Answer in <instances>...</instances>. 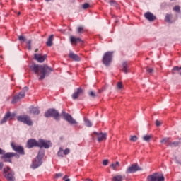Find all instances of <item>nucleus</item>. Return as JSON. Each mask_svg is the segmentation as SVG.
<instances>
[{"label": "nucleus", "mask_w": 181, "mask_h": 181, "mask_svg": "<svg viewBox=\"0 0 181 181\" xmlns=\"http://www.w3.org/2000/svg\"><path fill=\"white\" fill-rule=\"evenodd\" d=\"M60 115H62L65 121H67L70 125H77V121L73 118L71 115L66 112V110H62V113H59V110L54 108L48 109L44 114L45 118H54L56 121L60 119Z\"/></svg>", "instance_id": "f257e3e1"}, {"label": "nucleus", "mask_w": 181, "mask_h": 181, "mask_svg": "<svg viewBox=\"0 0 181 181\" xmlns=\"http://www.w3.org/2000/svg\"><path fill=\"white\" fill-rule=\"evenodd\" d=\"M29 69L31 71H33L35 74H37V76H39V71L40 72L38 78L40 81L45 80L46 77H49V76L52 74V71H53V68L47 66V64L40 65L36 64V63H33L32 65H30Z\"/></svg>", "instance_id": "f03ea898"}, {"label": "nucleus", "mask_w": 181, "mask_h": 181, "mask_svg": "<svg viewBox=\"0 0 181 181\" xmlns=\"http://www.w3.org/2000/svg\"><path fill=\"white\" fill-rule=\"evenodd\" d=\"M0 155H2L1 156V159L4 160V162H8V163H12V158L14 156L16 159H19V158H21L19 154L13 152L6 153L5 150H3L2 148H0Z\"/></svg>", "instance_id": "7ed1b4c3"}, {"label": "nucleus", "mask_w": 181, "mask_h": 181, "mask_svg": "<svg viewBox=\"0 0 181 181\" xmlns=\"http://www.w3.org/2000/svg\"><path fill=\"white\" fill-rule=\"evenodd\" d=\"M44 156L45 151L40 150L37 153V156L32 162V164L30 165L31 169H37V168L42 166V165L43 164V161L42 160V159H43Z\"/></svg>", "instance_id": "20e7f679"}, {"label": "nucleus", "mask_w": 181, "mask_h": 181, "mask_svg": "<svg viewBox=\"0 0 181 181\" xmlns=\"http://www.w3.org/2000/svg\"><path fill=\"white\" fill-rule=\"evenodd\" d=\"M114 57V51H107L104 53L102 58V63L106 67H110L112 63V59Z\"/></svg>", "instance_id": "39448f33"}, {"label": "nucleus", "mask_w": 181, "mask_h": 181, "mask_svg": "<svg viewBox=\"0 0 181 181\" xmlns=\"http://www.w3.org/2000/svg\"><path fill=\"white\" fill-rule=\"evenodd\" d=\"M17 121H18V122L25 124V125H28V127H32V125H33V121H32V119H30V117L28 115L18 116Z\"/></svg>", "instance_id": "423d86ee"}, {"label": "nucleus", "mask_w": 181, "mask_h": 181, "mask_svg": "<svg viewBox=\"0 0 181 181\" xmlns=\"http://www.w3.org/2000/svg\"><path fill=\"white\" fill-rule=\"evenodd\" d=\"M4 177L8 181H15V171L11 169V167L7 166L4 168Z\"/></svg>", "instance_id": "0eeeda50"}, {"label": "nucleus", "mask_w": 181, "mask_h": 181, "mask_svg": "<svg viewBox=\"0 0 181 181\" xmlns=\"http://www.w3.org/2000/svg\"><path fill=\"white\" fill-rule=\"evenodd\" d=\"M141 170H143V169L138 163H133L127 168L125 173L126 175H129L131 173H136V172H140Z\"/></svg>", "instance_id": "6e6552de"}, {"label": "nucleus", "mask_w": 181, "mask_h": 181, "mask_svg": "<svg viewBox=\"0 0 181 181\" xmlns=\"http://www.w3.org/2000/svg\"><path fill=\"white\" fill-rule=\"evenodd\" d=\"M146 181H165L163 174L159 175L158 173H154L153 175L147 176Z\"/></svg>", "instance_id": "1a4fd4ad"}, {"label": "nucleus", "mask_w": 181, "mask_h": 181, "mask_svg": "<svg viewBox=\"0 0 181 181\" xmlns=\"http://www.w3.org/2000/svg\"><path fill=\"white\" fill-rule=\"evenodd\" d=\"M52 141L49 140H45L43 139H38V148L42 149V148H45V149H49L52 148Z\"/></svg>", "instance_id": "9d476101"}, {"label": "nucleus", "mask_w": 181, "mask_h": 181, "mask_svg": "<svg viewBox=\"0 0 181 181\" xmlns=\"http://www.w3.org/2000/svg\"><path fill=\"white\" fill-rule=\"evenodd\" d=\"M26 148L28 149H32V148H39V141L35 139H30L26 143Z\"/></svg>", "instance_id": "9b49d317"}, {"label": "nucleus", "mask_w": 181, "mask_h": 181, "mask_svg": "<svg viewBox=\"0 0 181 181\" xmlns=\"http://www.w3.org/2000/svg\"><path fill=\"white\" fill-rule=\"evenodd\" d=\"M11 145L13 151H15V152H17L19 155H25V148H23L22 146H16L13 142H12Z\"/></svg>", "instance_id": "f8f14e48"}, {"label": "nucleus", "mask_w": 181, "mask_h": 181, "mask_svg": "<svg viewBox=\"0 0 181 181\" xmlns=\"http://www.w3.org/2000/svg\"><path fill=\"white\" fill-rule=\"evenodd\" d=\"M25 95H26L25 94V92H19V93L17 95H15L13 98V100L11 101L12 104H16V103H18V101H19L20 100H22V98H25Z\"/></svg>", "instance_id": "ddd939ff"}, {"label": "nucleus", "mask_w": 181, "mask_h": 181, "mask_svg": "<svg viewBox=\"0 0 181 181\" xmlns=\"http://www.w3.org/2000/svg\"><path fill=\"white\" fill-rule=\"evenodd\" d=\"M93 134L97 135L98 142H101V141H104V139H107V133L93 132Z\"/></svg>", "instance_id": "4468645a"}, {"label": "nucleus", "mask_w": 181, "mask_h": 181, "mask_svg": "<svg viewBox=\"0 0 181 181\" xmlns=\"http://www.w3.org/2000/svg\"><path fill=\"white\" fill-rule=\"evenodd\" d=\"M47 57V55L45 54V55H40V54H34V59L35 60H37V62H38V63H43V62H45V60H46Z\"/></svg>", "instance_id": "2eb2a0df"}, {"label": "nucleus", "mask_w": 181, "mask_h": 181, "mask_svg": "<svg viewBox=\"0 0 181 181\" xmlns=\"http://www.w3.org/2000/svg\"><path fill=\"white\" fill-rule=\"evenodd\" d=\"M144 17L147 21H149V22H153V21L156 20V16H154L153 13L148 11L144 14Z\"/></svg>", "instance_id": "dca6fc26"}, {"label": "nucleus", "mask_w": 181, "mask_h": 181, "mask_svg": "<svg viewBox=\"0 0 181 181\" xmlns=\"http://www.w3.org/2000/svg\"><path fill=\"white\" fill-rule=\"evenodd\" d=\"M70 42L71 45H77V43H83V40L80 37H76L75 36H70Z\"/></svg>", "instance_id": "f3484780"}, {"label": "nucleus", "mask_w": 181, "mask_h": 181, "mask_svg": "<svg viewBox=\"0 0 181 181\" xmlns=\"http://www.w3.org/2000/svg\"><path fill=\"white\" fill-rule=\"evenodd\" d=\"M69 59H72L74 62H80V60H81V58H80V57L77 54H75L73 52H69Z\"/></svg>", "instance_id": "a211bd4d"}, {"label": "nucleus", "mask_w": 181, "mask_h": 181, "mask_svg": "<svg viewBox=\"0 0 181 181\" xmlns=\"http://www.w3.org/2000/svg\"><path fill=\"white\" fill-rule=\"evenodd\" d=\"M30 114H33V115H39L40 114V110L38 107L30 106L29 107Z\"/></svg>", "instance_id": "6ab92c4d"}, {"label": "nucleus", "mask_w": 181, "mask_h": 181, "mask_svg": "<svg viewBox=\"0 0 181 181\" xmlns=\"http://www.w3.org/2000/svg\"><path fill=\"white\" fill-rule=\"evenodd\" d=\"M81 93H83V89L81 88H78L77 90L72 95L73 100H77V98H78V95H80Z\"/></svg>", "instance_id": "aec40b11"}, {"label": "nucleus", "mask_w": 181, "mask_h": 181, "mask_svg": "<svg viewBox=\"0 0 181 181\" xmlns=\"http://www.w3.org/2000/svg\"><path fill=\"white\" fill-rule=\"evenodd\" d=\"M54 39V35H51L49 36L47 41L46 42V45L48 47H52V46H53V40Z\"/></svg>", "instance_id": "412c9836"}, {"label": "nucleus", "mask_w": 181, "mask_h": 181, "mask_svg": "<svg viewBox=\"0 0 181 181\" xmlns=\"http://www.w3.org/2000/svg\"><path fill=\"white\" fill-rule=\"evenodd\" d=\"M6 115L8 119H9V121H11V119H13L15 118V117L16 116V114L11 113V112H7L6 113Z\"/></svg>", "instance_id": "4be33fe9"}, {"label": "nucleus", "mask_w": 181, "mask_h": 181, "mask_svg": "<svg viewBox=\"0 0 181 181\" xmlns=\"http://www.w3.org/2000/svg\"><path fill=\"white\" fill-rule=\"evenodd\" d=\"M122 71L125 73V74H128V63L127 62L122 63Z\"/></svg>", "instance_id": "5701e85b"}, {"label": "nucleus", "mask_w": 181, "mask_h": 181, "mask_svg": "<svg viewBox=\"0 0 181 181\" xmlns=\"http://www.w3.org/2000/svg\"><path fill=\"white\" fill-rule=\"evenodd\" d=\"M112 181H122L124 180V177L122 175H115L112 179Z\"/></svg>", "instance_id": "b1692460"}, {"label": "nucleus", "mask_w": 181, "mask_h": 181, "mask_svg": "<svg viewBox=\"0 0 181 181\" xmlns=\"http://www.w3.org/2000/svg\"><path fill=\"white\" fill-rule=\"evenodd\" d=\"M84 122L86 127H88V128H90V127H93V123L90 121L88 119H84Z\"/></svg>", "instance_id": "393cba45"}, {"label": "nucleus", "mask_w": 181, "mask_h": 181, "mask_svg": "<svg viewBox=\"0 0 181 181\" xmlns=\"http://www.w3.org/2000/svg\"><path fill=\"white\" fill-rule=\"evenodd\" d=\"M170 18H172V14H166L165 21L168 23H172V20H170Z\"/></svg>", "instance_id": "a878e982"}, {"label": "nucleus", "mask_w": 181, "mask_h": 181, "mask_svg": "<svg viewBox=\"0 0 181 181\" xmlns=\"http://www.w3.org/2000/svg\"><path fill=\"white\" fill-rule=\"evenodd\" d=\"M8 121V117H6V114H5L3 119L0 121V125H4Z\"/></svg>", "instance_id": "bb28decb"}, {"label": "nucleus", "mask_w": 181, "mask_h": 181, "mask_svg": "<svg viewBox=\"0 0 181 181\" xmlns=\"http://www.w3.org/2000/svg\"><path fill=\"white\" fill-rule=\"evenodd\" d=\"M18 40L21 43H25V42H26V37L23 35H20L18 36Z\"/></svg>", "instance_id": "cd10ccee"}, {"label": "nucleus", "mask_w": 181, "mask_h": 181, "mask_svg": "<svg viewBox=\"0 0 181 181\" xmlns=\"http://www.w3.org/2000/svg\"><path fill=\"white\" fill-rule=\"evenodd\" d=\"M26 45H27V47H28V50H32V40H28L26 42Z\"/></svg>", "instance_id": "c85d7f7f"}, {"label": "nucleus", "mask_w": 181, "mask_h": 181, "mask_svg": "<svg viewBox=\"0 0 181 181\" xmlns=\"http://www.w3.org/2000/svg\"><path fill=\"white\" fill-rule=\"evenodd\" d=\"M110 5H111V6H115V8H118V3L114 0H111L110 1Z\"/></svg>", "instance_id": "c756f323"}, {"label": "nucleus", "mask_w": 181, "mask_h": 181, "mask_svg": "<svg viewBox=\"0 0 181 181\" xmlns=\"http://www.w3.org/2000/svg\"><path fill=\"white\" fill-rule=\"evenodd\" d=\"M179 144H180V141H173V142H170L169 143V146H179Z\"/></svg>", "instance_id": "7c9ffc66"}, {"label": "nucleus", "mask_w": 181, "mask_h": 181, "mask_svg": "<svg viewBox=\"0 0 181 181\" xmlns=\"http://www.w3.org/2000/svg\"><path fill=\"white\" fill-rule=\"evenodd\" d=\"M173 11H175L177 13H180V6L177 5L173 7Z\"/></svg>", "instance_id": "2f4dec72"}, {"label": "nucleus", "mask_w": 181, "mask_h": 181, "mask_svg": "<svg viewBox=\"0 0 181 181\" xmlns=\"http://www.w3.org/2000/svg\"><path fill=\"white\" fill-rule=\"evenodd\" d=\"M151 138H152V136H151L150 135H146V136H144L143 139L146 142H149V141H151Z\"/></svg>", "instance_id": "473e14b6"}, {"label": "nucleus", "mask_w": 181, "mask_h": 181, "mask_svg": "<svg viewBox=\"0 0 181 181\" xmlns=\"http://www.w3.org/2000/svg\"><path fill=\"white\" fill-rule=\"evenodd\" d=\"M117 166H119V162L118 161H117L115 163H112L110 168L115 170V168H117Z\"/></svg>", "instance_id": "72a5a7b5"}, {"label": "nucleus", "mask_w": 181, "mask_h": 181, "mask_svg": "<svg viewBox=\"0 0 181 181\" xmlns=\"http://www.w3.org/2000/svg\"><path fill=\"white\" fill-rule=\"evenodd\" d=\"M130 141H132V142H136L138 141V136H131Z\"/></svg>", "instance_id": "f704fd0d"}, {"label": "nucleus", "mask_w": 181, "mask_h": 181, "mask_svg": "<svg viewBox=\"0 0 181 181\" xmlns=\"http://www.w3.org/2000/svg\"><path fill=\"white\" fill-rule=\"evenodd\" d=\"M169 142V138L165 137L160 140V144H168Z\"/></svg>", "instance_id": "c9c22d12"}, {"label": "nucleus", "mask_w": 181, "mask_h": 181, "mask_svg": "<svg viewBox=\"0 0 181 181\" xmlns=\"http://www.w3.org/2000/svg\"><path fill=\"white\" fill-rule=\"evenodd\" d=\"M83 9H88L90 8V4L88 3H85L82 5Z\"/></svg>", "instance_id": "e433bc0d"}, {"label": "nucleus", "mask_w": 181, "mask_h": 181, "mask_svg": "<svg viewBox=\"0 0 181 181\" xmlns=\"http://www.w3.org/2000/svg\"><path fill=\"white\" fill-rule=\"evenodd\" d=\"M83 31H84L83 27H81V26L78 27V28H77L78 33H83Z\"/></svg>", "instance_id": "4c0bfd02"}, {"label": "nucleus", "mask_w": 181, "mask_h": 181, "mask_svg": "<svg viewBox=\"0 0 181 181\" xmlns=\"http://www.w3.org/2000/svg\"><path fill=\"white\" fill-rule=\"evenodd\" d=\"M28 91H29V88L28 86H25L23 88V90H21V92L24 93V94L26 95V93H28Z\"/></svg>", "instance_id": "58836bf2"}, {"label": "nucleus", "mask_w": 181, "mask_h": 181, "mask_svg": "<svg viewBox=\"0 0 181 181\" xmlns=\"http://www.w3.org/2000/svg\"><path fill=\"white\" fill-rule=\"evenodd\" d=\"M179 70H181V66L179 67V66H176L173 68V71H179Z\"/></svg>", "instance_id": "ea45409f"}, {"label": "nucleus", "mask_w": 181, "mask_h": 181, "mask_svg": "<svg viewBox=\"0 0 181 181\" xmlns=\"http://www.w3.org/2000/svg\"><path fill=\"white\" fill-rule=\"evenodd\" d=\"M63 151L62 148H59V151L57 153L58 156H61V158H63V153L62 152Z\"/></svg>", "instance_id": "a19ab883"}, {"label": "nucleus", "mask_w": 181, "mask_h": 181, "mask_svg": "<svg viewBox=\"0 0 181 181\" xmlns=\"http://www.w3.org/2000/svg\"><path fill=\"white\" fill-rule=\"evenodd\" d=\"M147 73H148L149 74H151L152 73H153V68H148L146 69Z\"/></svg>", "instance_id": "79ce46f5"}, {"label": "nucleus", "mask_w": 181, "mask_h": 181, "mask_svg": "<svg viewBox=\"0 0 181 181\" xmlns=\"http://www.w3.org/2000/svg\"><path fill=\"white\" fill-rule=\"evenodd\" d=\"M70 153V148H66L64 150V155H69Z\"/></svg>", "instance_id": "37998d69"}, {"label": "nucleus", "mask_w": 181, "mask_h": 181, "mask_svg": "<svg viewBox=\"0 0 181 181\" xmlns=\"http://www.w3.org/2000/svg\"><path fill=\"white\" fill-rule=\"evenodd\" d=\"M90 97H92L93 98H95V93L93 91H90L89 93Z\"/></svg>", "instance_id": "c03bdc74"}, {"label": "nucleus", "mask_w": 181, "mask_h": 181, "mask_svg": "<svg viewBox=\"0 0 181 181\" xmlns=\"http://www.w3.org/2000/svg\"><path fill=\"white\" fill-rule=\"evenodd\" d=\"M103 166H107L108 165V160L105 159L103 161Z\"/></svg>", "instance_id": "a18cd8bd"}, {"label": "nucleus", "mask_w": 181, "mask_h": 181, "mask_svg": "<svg viewBox=\"0 0 181 181\" xmlns=\"http://www.w3.org/2000/svg\"><path fill=\"white\" fill-rule=\"evenodd\" d=\"M62 176H63V174H62V173H59L55 175L56 179H59V177H62Z\"/></svg>", "instance_id": "49530a36"}, {"label": "nucleus", "mask_w": 181, "mask_h": 181, "mask_svg": "<svg viewBox=\"0 0 181 181\" xmlns=\"http://www.w3.org/2000/svg\"><path fill=\"white\" fill-rule=\"evenodd\" d=\"M68 177H69V176H67V175L64 176L63 177V180H64V181H70V178H68Z\"/></svg>", "instance_id": "de8ad7c7"}, {"label": "nucleus", "mask_w": 181, "mask_h": 181, "mask_svg": "<svg viewBox=\"0 0 181 181\" xmlns=\"http://www.w3.org/2000/svg\"><path fill=\"white\" fill-rule=\"evenodd\" d=\"M117 88H119V90H121V88H122V83L119 82L117 83Z\"/></svg>", "instance_id": "09e8293b"}, {"label": "nucleus", "mask_w": 181, "mask_h": 181, "mask_svg": "<svg viewBox=\"0 0 181 181\" xmlns=\"http://www.w3.org/2000/svg\"><path fill=\"white\" fill-rule=\"evenodd\" d=\"M156 127H160V122H159V120H156Z\"/></svg>", "instance_id": "8fccbe9b"}, {"label": "nucleus", "mask_w": 181, "mask_h": 181, "mask_svg": "<svg viewBox=\"0 0 181 181\" xmlns=\"http://www.w3.org/2000/svg\"><path fill=\"white\" fill-rule=\"evenodd\" d=\"M3 168H4V163L1 162L0 163V170H2Z\"/></svg>", "instance_id": "3c124183"}, {"label": "nucleus", "mask_w": 181, "mask_h": 181, "mask_svg": "<svg viewBox=\"0 0 181 181\" xmlns=\"http://www.w3.org/2000/svg\"><path fill=\"white\" fill-rule=\"evenodd\" d=\"M165 6H166V3H165V2L162 3V4H160V8H165Z\"/></svg>", "instance_id": "603ef678"}, {"label": "nucleus", "mask_w": 181, "mask_h": 181, "mask_svg": "<svg viewBox=\"0 0 181 181\" xmlns=\"http://www.w3.org/2000/svg\"><path fill=\"white\" fill-rule=\"evenodd\" d=\"M100 90H102V92L105 91L106 90L105 86H103Z\"/></svg>", "instance_id": "864d4df0"}, {"label": "nucleus", "mask_w": 181, "mask_h": 181, "mask_svg": "<svg viewBox=\"0 0 181 181\" xmlns=\"http://www.w3.org/2000/svg\"><path fill=\"white\" fill-rule=\"evenodd\" d=\"M98 93H103V90H102L101 89H99V90H98Z\"/></svg>", "instance_id": "5fc2aeb1"}, {"label": "nucleus", "mask_w": 181, "mask_h": 181, "mask_svg": "<svg viewBox=\"0 0 181 181\" xmlns=\"http://www.w3.org/2000/svg\"><path fill=\"white\" fill-rule=\"evenodd\" d=\"M52 0H45V2H50Z\"/></svg>", "instance_id": "6e6d98bb"}, {"label": "nucleus", "mask_w": 181, "mask_h": 181, "mask_svg": "<svg viewBox=\"0 0 181 181\" xmlns=\"http://www.w3.org/2000/svg\"><path fill=\"white\" fill-rule=\"evenodd\" d=\"M18 15H21V12H18Z\"/></svg>", "instance_id": "4d7b16f0"}, {"label": "nucleus", "mask_w": 181, "mask_h": 181, "mask_svg": "<svg viewBox=\"0 0 181 181\" xmlns=\"http://www.w3.org/2000/svg\"><path fill=\"white\" fill-rule=\"evenodd\" d=\"M180 76H181V72L179 73Z\"/></svg>", "instance_id": "13d9d810"}, {"label": "nucleus", "mask_w": 181, "mask_h": 181, "mask_svg": "<svg viewBox=\"0 0 181 181\" xmlns=\"http://www.w3.org/2000/svg\"><path fill=\"white\" fill-rule=\"evenodd\" d=\"M124 177H125V175H124Z\"/></svg>", "instance_id": "bf43d9fd"}, {"label": "nucleus", "mask_w": 181, "mask_h": 181, "mask_svg": "<svg viewBox=\"0 0 181 181\" xmlns=\"http://www.w3.org/2000/svg\"><path fill=\"white\" fill-rule=\"evenodd\" d=\"M30 1H32V0H30Z\"/></svg>", "instance_id": "052dcab7"}]
</instances>
